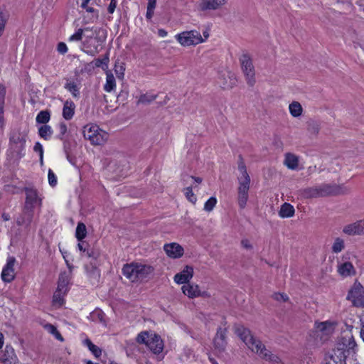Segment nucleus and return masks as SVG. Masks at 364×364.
<instances>
[{
    "mask_svg": "<svg viewBox=\"0 0 364 364\" xmlns=\"http://www.w3.org/2000/svg\"><path fill=\"white\" fill-rule=\"evenodd\" d=\"M228 0H202L199 5L200 11L215 10L224 5Z\"/></svg>",
    "mask_w": 364,
    "mask_h": 364,
    "instance_id": "aec40b11",
    "label": "nucleus"
},
{
    "mask_svg": "<svg viewBox=\"0 0 364 364\" xmlns=\"http://www.w3.org/2000/svg\"><path fill=\"white\" fill-rule=\"evenodd\" d=\"M50 119V113L48 110H42L36 116V120L38 124H46Z\"/></svg>",
    "mask_w": 364,
    "mask_h": 364,
    "instance_id": "2f4dec72",
    "label": "nucleus"
},
{
    "mask_svg": "<svg viewBox=\"0 0 364 364\" xmlns=\"http://www.w3.org/2000/svg\"><path fill=\"white\" fill-rule=\"evenodd\" d=\"M343 234L347 236H364V218L345 225L342 228Z\"/></svg>",
    "mask_w": 364,
    "mask_h": 364,
    "instance_id": "f8f14e48",
    "label": "nucleus"
},
{
    "mask_svg": "<svg viewBox=\"0 0 364 364\" xmlns=\"http://www.w3.org/2000/svg\"><path fill=\"white\" fill-rule=\"evenodd\" d=\"M26 141V135L20 132H13L9 139L10 149L14 156L21 158Z\"/></svg>",
    "mask_w": 364,
    "mask_h": 364,
    "instance_id": "9d476101",
    "label": "nucleus"
},
{
    "mask_svg": "<svg viewBox=\"0 0 364 364\" xmlns=\"http://www.w3.org/2000/svg\"><path fill=\"white\" fill-rule=\"evenodd\" d=\"M115 78L112 73H107L106 83L104 86V89L107 92H111L115 87Z\"/></svg>",
    "mask_w": 364,
    "mask_h": 364,
    "instance_id": "f704fd0d",
    "label": "nucleus"
},
{
    "mask_svg": "<svg viewBox=\"0 0 364 364\" xmlns=\"http://www.w3.org/2000/svg\"><path fill=\"white\" fill-rule=\"evenodd\" d=\"M146 346L152 351L154 354L160 353L164 348L163 341L159 336L156 334L151 335L149 340L147 342Z\"/></svg>",
    "mask_w": 364,
    "mask_h": 364,
    "instance_id": "dca6fc26",
    "label": "nucleus"
},
{
    "mask_svg": "<svg viewBox=\"0 0 364 364\" xmlns=\"http://www.w3.org/2000/svg\"><path fill=\"white\" fill-rule=\"evenodd\" d=\"M26 193V201L23 216L18 218L16 220L18 225L28 226L32 222L33 215V208L36 206L41 205V198L38 196V193L33 188L26 187L24 189Z\"/></svg>",
    "mask_w": 364,
    "mask_h": 364,
    "instance_id": "f03ea898",
    "label": "nucleus"
},
{
    "mask_svg": "<svg viewBox=\"0 0 364 364\" xmlns=\"http://www.w3.org/2000/svg\"><path fill=\"white\" fill-rule=\"evenodd\" d=\"M6 95V88L4 85L0 84V103L4 104V99Z\"/></svg>",
    "mask_w": 364,
    "mask_h": 364,
    "instance_id": "13d9d810",
    "label": "nucleus"
},
{
    "mask_svg": "<svg viewBox=\"0 0 364 364\" xmlns=\"http://www.w3.org/2000/svg\"><path fill=\"white\" fill-rule=\"evenodd\" d=\"M70 281V277L68 274L65 272L60 274L58 282V287L57 289L59 291L66 292L68 290V284Z\"/></svg>",
    "mask_w": 364,
    "mask_h": 364,
    "instance_id": "393cba45",
    "label": "nucleus"
},
{
    "mask_svg": "<svg viewBox=\"0 0 364 364\" xmlns=\"http://www.w3.org/2000/svg\"><path fill=\"white\" fill-rule=\"evenodd\" d=\"M90 1V0H82V2L81 4V7L83 9H87V5L88 4Z\"/></svg>",
    "mask_w": 364,
    "mask_h": 364,
    "instance_id": "774afa93",
    "label": "nucleus"
},
{
    "mask_svg": "<svg viewBox=\"0 0 364 364\" xmlns=\"http://www.w3.org/2000/svg\"><path fill=\"white\" fill-rule=\"evenodd\" d=\"M150 271V267L137 264H127L122 268L123 274L132 282L144 279Z\"/></svg>",
    "mask_w": 364,
    "mask_h": 364,
    "instance_id": "423d86ee",
    "label": "nucleus"
},
{
    "mask_svg": "<svg viewBox=\"0 0 364 364\" xmlns=\"http://www.w3.org/2000/svg\"><path fill=\"white\" fill-rule=\"evenodd\" d=\"M33 149L35 151L39 153L40 161H41V164H43V150L42 145L39 142H36L33 147Z\"/></svg>",
    "mask_w": 364,
    "mask_h": 364,
    "instance_id": "09e8293b",
    "label": "nucleus"
},
{
    "mask_svg": "<svg viewBox=\"0 0 364 364\" xmlns=\"http://www.w3.org/2000/svg\"><path fill=\"white\" fill-rule=\"evenodd\" d=\"M176 40L183 46L198 45L205 41L200 32L196 30L183 31L176 36Z\"/></svg>",
    "mask_w": 364,
    "mask_h": 364,
    "instance_id": "1a4fd4ad",
    "label": "nucleus"
},
{
    "mask_svg": "<svg viewBox=\"0 0 364 364\" xmlns=\"http://www.w3.org/2000/svg\"><path fill=\"white\" fill-rule=\"evenodd\" d=\"M108 54H106L102 59L97 58L94 60L95 66L97 68H102V69H107L109 63Z\"/></svg>",
    "mask_w": 364,
    "mask_h": 364,
    "instance_id": "4c0bfd02",
    "label": "nucleus"
},
{
    "mask_svg": "<svg viewBox=\"0 0 364 364\" xmlns=\"http://www.w3.org/2000/svg\"><path fill=\"white\" fill-rule=\"evenodd\" d=\"M60 134L58 136L59 139L63 140V136L67 132V126L64 122H61L59 125Z\"/></svg>",
    "mask_w": 364,
    "mask_h": 364,
    "instance_id": "864d4df0",
    "label": "nucleus"
},
{
    "mask_svg": "<svg viewBox=\"0 0 364 364\" xmlns=\"http://www.w3.org/2000/svg\"><path fill=\"white\" fill-rule=\"evenodd\" d=\"M87 235L86 226L82 223H79L76 228L75 237L79 241H82Z\"/></svg>",
    "mask_w": 364,
    "mask_h": 364,
    "instance_id": "72a5a7b5",
    "label": "nucleus"
},
{
    "mask_svg": "<svg viewBox=\"0 0 364 364\" xmlns=\"http://www.w3.org/2000/svg\"><path fill=\"white\" fill-rule=\"evenodd\" d=\"M240 63L247 85L252 87L256 80L255 68L250 55L247 53H243L240 58Z\"/></svg>",
    "mask_w": 364,
    "mask_h": 364,
    "instance_id": "6e6552de",
    "label": "nucleus"
},
{
    "mask_svg": "<svg viewBox=\"0 0 364 364\" xmlns=\"http://www.w3.org/2000/svg\"><path fill=\"white\" fill-rule=\"evenodd\" d=\"M53 134V130L50 126L44 124L39 127L38 134L45 140H48Z\"/></svg>",
    "mask_w": 364,
    "mask_h": 364,
    "instance_id": "7c9ffc66",
    "label": "nucleus"
},
{
    "mask_svg": "<svg viewBox=\"0 0 364 364\" xmlns=\"http://www.w3.org/2000/svg\"><path fill=\"white\" fill-rule=\"evenodd\" d=\"M235 332L252 352L256 353L262 359L272 364H284L281 359L266 348L262 341L255 338L251 331L242 325L236 326Z\"/></svg>",
    "mask_w": 364,
    "mask_h": 364,
    "instance_id": "f257e3e1",
    "label": "nucleus"
},
{
    "mask_svg": "<svg viewBox=\"0 0 364 364\" xmlns=\"http://www.w3.org/2000/svg\"><path fill=\"white\" fill-rule=\"evenodd\" d=\"M80 242L78 243L77 246L80 251L85 252L87 250V246L88 245L85 241H80Z\"/></svg>",
    "mask_w": 364,
    "mask_h": 364,
    "instance_id": "bf43d9fd",
    "label": "nucleus"
},
{
    "mask_svg": "<svg viewBox=\"0 0 364 364\" xmlns=\"http://www.w3.org/2000/svg\"><path fill=\"white\" fill-rule=\"evenodd\" d=\"M227 328L218 327L217 329L216 335L213 339V344L215 348L219 352L225 350L227 341H226Z\"/></svg>",
    "mask_w": 364,
    "mask_h": 364,
    "instance_id": "2eb2a0df",
    "label": "nucleus"
},
{
    "mask_svg": "<svg viewBox=\"0 0 364 364\" xmlns=\"http://www.w3.org/2000/svg\"><path fill=\"white\" fill-rule=\"evenodd\" d=\"M65 294L66 292L59 291L58 289H56L53 296V304L57 305L58 306H61L64 303L63 296Z\"/></svg>",
    "mask_w": 364,
    "mask_h": 364,
    "instance_id": "e433bc0d",
    "label": "nucleus"
},
{
    "mask_svg": "<svg viewBox=\"0 0 364 364\" xmlns=\"http://www.w3.org/2000/svg\"><path fill=\"white\" fill-rule=\"evenodd\" d=\"M317 336L322 338L323 336H328L334 331V324L331 321L321 322L316 324Z\"/></svg>",
    "mask_w": 364,
    "mask_h": 364,
    "instance_id": "6ab92c4d",
    "label": "nucleus"
},
{
    "mask_svg": "<svg viewBox=\"0 0 364 364\" xmlns=\"http://www.w3.org/2000/svg\"><path fill=\"white\" fill-rule=\"evenodd\" d=\"M347 299L350 301L353 305L358 308H363L364 305V287L360 283L355 282L348 291Z\"/></svg>",
    "mask_w": 364,
    "mask_h": 364,
    "instance_id": "9b49d317",
    "label": "nucleus"
},
{
    "mask_svg": "<svg viewBox=\"0 0 364 364\" xmlns=\"http://www.w3.org/2000/svg\"><path fill=\"white\" fill-rule=\"evenodd\" d=\"M83 136L90 141L93 145H102L107 141L109 137L107 132L100 129L96 125L85 126L83 130Z\"/></svg>",
    "mask_w": 364,
    "mask_h": 364,
    "instance_id": "0eeeda50",
    "label": "nucleus"
},
{
    "mask_svg": "<svg viewBox=\"0 0 364 364\" xmlns=\"http://www.w3.org/2000/svg\"><path fill=\"white\" fill-rule=\"evenodd\" d=\"M86 31H90L89 28H79L73 35H72L69 41H80L82 38L83 33Z\"/></svg>",
    "mask_w": 364,
    "mask_h": 364,
    "instance_id": "58836bf2",
    "label": "nucleus"
},
{
    "mask_svg": "<svg viewBox=\"0 0 364 364\" xmlns=\"http://www.w3.org/2000/svg\"><path fill=\"white\" fill-rule=\"evenodd\" d=\"M344 240L340 237H337L334 239L333 243L331 247V251L333 253L338 254L345 249Z\"/></svg>",
    "mask_w": 364,
    "mask_h": 364,
    "instance_id": "c756f323",
    "label": "nucleus"
},
{
    "mask_svg": "<svg viewBox=\"0 0 364 364\" xmlns=\"http://www.w3.org/2000/svg\"><path fill=\"white\" fill-rule=\"evenodd\" d=\"M150 337L151 336L149 335L147 331H142L138 334L136 341L139 343L145 344L146 346Z\"/></svg>",
    "mask_w": 364,
    "mask_h": 364,
    "instance_id": "37998d69",
    "label": "nucleus"
},
{
    "mask_svg": "<svg viewBox=\"0 0 364 364\" xmlns=\"http://www.w3.org/2000/svg\"><path fill=\"white\" fill-rule=\"evenodd\" d=\"M192 179L194 180L195 182H196L197 183L200 184L202 183L203 181V179L202 178L200 177H195V176H190Z\"/></svg>",
    "mask_w": 364,
    "mask_h": 364,
    "instance_id": "338daca9",
    "label": "nucleus"
},
{
    "mask_svg": "<svg viewBox=\"0 0 364 364\" xmlns=\"http://www.w3.org/2000/svg\"><path fill=\"white\" fill-rule=\"evenodd\" d=\"M117 6V2L115 1H110V4L108 6L107 11L109 14H113L115 8Z\"/></svg>",
    "mask_w": 364,
    "mask_h": 364,
    "instance_id": "680f3d73",
    "label": "nucleus"
},
{
    "mask_svg": "<svg viewBox=\"0 0 364 364\" xmlns=\"http://www.w3.org/2000/svg\"><path fill=\"white\" fill-rule=\"evenodd\" d=\"M92 41V35L87 36L86 39L82 43V45L84 47L83 51L92 56H94L99 52V46L93 44Z\"/></svg>",
    "mask_w": 364,
    "mask_h": 364,
    "instance_id": "4be33fe9",
    "label": "nucleus"
},
{
    "mask_svg": "<svg viewBox=\"0 0 364 364\" xmlns=\"http://www.w3.org/2000/svg\"><path fill=\"white\" fill-rule=\"evenodd\" d=\"M337 270L338 274L343 277H349L355 274V269L350 262L339 263L337 266Z\"/></svg>",
    "mask_w": 364,
    "mask_h": 364,
    "instance_id": "412c9836",
    "label": "nucleus"
},
{
    "mask_svg": "<svg viewBox=\"0 0 364 364\" xmlns=\"http://www.w3.org/2000/svg\"><path fill=\"white\" fill-rule=\"evenodd\" d=\"M272 297L274 300H277V301H288L289 299V297L287 296V294H280V293H274L273 295H272Z\"/></svg>",
    "mask_w": 364,
    "mask_h": 364,
    "instance_id": "8fccbe9b",
    "label": "nucleus"
},
{
    "mask_svg": "<svg viewBox=\"0 0 364 364\" xmlns=\"http://www.w3.org/2000/svg\"><path fill=\"white\" fill-rule=\"evenodd\" d=\"M44 328L50 333L54 336L58 331L55 326L50 323H47L44 326Z\"/></svg>",
    "mask_w": 364,
    "mask_h": 364,
    "instance_id": "603ef678",
    "label": "nucleus"
},
{
    "mask_svg": "<svg viewBox=\"0 0 364 364\" xmlns=\"http://www.w3.org/2000/svg\"><path fill=\"white\" fill-rule=\"evenodd\" d=\"M54 336H55V338L57 340H58V341H61V342L64 341L63 337L62 336V335L60 333V332H59V331H58L56 333H55V334H54Z\"/></svg>",
    "mask_w": 364,
    "mask_h": 364,
    "instance_id": "69168bd1",
    "label": "nucleus"
},
{
    "mask_svg": "<svg viewBox=\"0 0 364 364\" xmlns=\"http://www.w3.org/2000/svg\"><path fill=\"white\" fill-rule=\"evenodd\" d=\"M241 245L243 248L249 250H252L253 247L250 242L247 239H243L241 240Z\"/></svg>",
    "mask_w": 364,
    "mask_h": 364,
    "instance_id": "6e6d98bb",
    "label": "nucleus"
},
{
    "mask_svg": "<svg viewBox=\"0 0 364 364\" xmlns=\"http://www.w3.org/2000/svg\"><path fill=\"white\" fill-rule=\"evenodd\" d=\"M85 252H86V255L88 257H92V258L96 259L98 257V253L95 252L93 250L87 249V250Z\"/></svg>",
    "mask_w": 364,
    "mask_h": 364,
    "instance_id": "052dcab7",
    "label": "nucleus"
},
{
    "mask_svg": "<svg viewBox=\"0 0 364 364\" xmlns=\"http://www.w3.org/2000/svg\"><path fill=\"white\" fill-rule=\"evenodd\" d=\"M185 196L190 202L196 203L197 198L193 193V188L191 186L185 188Z\"/></svg>",
    "mask_w": 364,
    "mask_h": 364,
    "instance_id": "c03bdc74",
    "label": "nucleus"
},
{
    "mask_svg": "<svg viewBox=\"0 0 364 364\" xmlns=\"http://www.w3.org/2000/svg\"><path fill=\"white\" fill-rule=\"evenodd\" d=\"M124 70H125V68L122 65H119L116 64L114 66V70H115L116 75H117V77L119 78L123 77Z\"/></svg>",
    "mask_w": 364,
    "mask_h": 364,
    "instance_id": "3c124183",
    "label": "nucleus"
},
{
    "mask_svg": "<svg viewBox=\"0 0 364 364\" xmlns=\"http://www.w3.org/2000/svg\"><path fill=\"white\" fill-rule=\"evenodd\" d=\"M193 268L191 266H186L182 272L174 276V281L177 284H186L193 277Z\"/></svg>",
    "mask_w": 364,
    "mask_h": 364,
    "instance_id": "a211bd4d",
    "label": "nucleus"
},
{
    "mask_svg": "<svg viewBox=\"0 0 364 364\" xmlns=\"http://www.w3.org/2000/svg\"><path fill=\"white\" fill-rule=\"evenodd\" d=\"M295 210L293 205L288 203H284L279 211V215L281 218H291L294 215Z\"/></svg>",
    "mask_w": 364,
    "mask_h": 364,
    "instance_id": "cd10ccee",
    "label": "nucleus"
},
{
    "mask_svg": "<svg viewBox=\"0 0 364 364\" xmlns=\"http://www.w3.org/2000/svg\"><path fill=\"white\" fill-rule=\"evenodd\" d=\"M65 88L70 91L75 97L79 96L80 92L77 85L75 82H67Z\"/></svg>",
    "mask_w": 364,
    "mask_h": 364,
    "instance_id": "79ce46f5",
    "label": "nucleus"
},
{
    "mask_svg": "<svg viewBox=\"0 0 364 364\" xmlns=\"http://www.w3.org/2000/svg\"><path fill=\"white\" fill-rule=\"evenodd\" d=\"M307 130L310 134L317 135L320 131V124L315 120L310 119L307 122Z\"/></svg>",
    "mask_w": 364,
    "mask_h": 364,
    "instance_id": "473e14b6",
    "label": "nucleus"
},
{
    "mask_svg": "<svg viewBox=\"0 0 364 364\" xmlns=\"http://www.w3.org/2000/svg\"><path fill=\"white\" fill-rule=\"evenodd\" d=\"M217 200L215 197L210 198L204 205V210L208 212L211 211L215 206Z\"/></svg>",
    "mask_w": 364,
    "mask_h": 364,
    "instance_id": "a18cd8bd",
    "label": "nucleus"
},
{
    "mask_svg": "<svg viewBox=\"0 0 364 364\" xmlns=\"http://www.w3.org/2000/svg\"><path fill=\"white\" fill-rule=\"evenodd\" d=\"M75 105L73 102L67 100L64 103L63 116L66 120L71 119L75 113Z\"/></svg>",
    "mask_w": 364,
    "mask_h": 364,
    "instance_id": "bb28decb",
    "label": "nucleus"
},
{
    "mask_svg": "<svg viewBox=\"0 0 364 364\" xmlns=\"http://www.w3.org/2000/svg\"><path fill=\"white\" fill-rule=\"evenodd\" d=\"M155 99L156 95H148L146 94L141 95L137 101V105H147L153 102Z\"/></svg>",
    "mask_w": 364,
    "mask_h": 364,
    "instance_id": "a19ab883",
    "label": "nucleus"
},
{
    "mask_svg": "<svg viewBox=\"0 0 364 364\" xmlns=\"http://www.w3.org/2000/svg\"><path fill=\"white\" fill-rule=\"evenodd\" d=\"M84 342L88 347L89 350L94 354L96 358H99L101 355L102 350L93 344L90 339L87 338Z\"/></svg>",
    "mask_w": 364,
    "mask_h": 364,
    "instance_id": "c9c22d12",
    "label": "nucleus"
},
{
    "mask_svg": "<svg viewBox=\"0 0 364 364\" xmlns=\"http://www.w3.org/2000/svg\"><path fill=\"white\" fill-rule=\"evenodd\" d=\"M289 112L294 117H299L302 114L303 108L301 105L297 101H293L289 105Z\"/></svg>",
    "mask_w": 364,
    "mask_h": 364,
    "instance_id": "c85d7f7f",
    "label": "nucleus"
},
{
    "mask_svg": "<svg viewBox=\"0 0 364 364\" xmlns=\"http://www.w3.org/2000/svg\"><path fill=\"white\" fill-rule=\"evenodd\" d=\"M166 255L171 258H179L183 255V248L177 243L166 244L164 247Z\"/></svg>",
    "mask_w": 364,
    "mask_h": 364,
    "instance_id": "f3484780",
    "label": "nucleus"
},
{
    "mask_svg": "<svg viewBox=\"0 0 364 364\" xmlns=\"http://www.w3.org/2000/svg\"><path fill=\"white\" fill-rule=\"evenodd\" d=\"M16 259L14 257H9L6 264L1 272V279L5 282H11L15 278L14 265Z\"/></svg>",
    "mask_w": 364,
    "mask_h": 364,
    "instance_id": "4468645a",
    "label": "nucleus"
},
{
    "mask_svg": "<svg viewBox=\"0 0 364 364\" xmlns=\"http://www.w3.org/2000/svg\"><path fill=\"white\" fill-rule=\"evenodd\" d=\"M158 34L161 37H165L167 35V32L164 29H159Z\"/></svg>",
    "mask_w": 364,
    "mask_h": 364,
    "instance_id": "0e129e2a",
    "label": "nucleus"
},
{
    "mask_svg": "<svg viewBox=\"0 0 364 364\" xmlns=\"http://www.w3.org/2000/svg\"><path fill=\"white\" fill-rule=\"evenodd\" d=\"M0 364H19L14 348L6 345L0 355Z\"/></svg>",
    "mask_w": 364,
    "mask_h": 364,
    "instance_id": "ddd939ff",
    "label": "nucleus"
},
{
    "mask_svg": "<svg viewBox=\"0 0 364 364\" xmlns=\"http://www.w3.org/2000/svg\"><path fill=\"white\" fill-rule=\"evenodd\" d=\"M304 199L337 196L341 193V188L336 184L323 183L319 186L307 187L299 191Z\"/></svg>",
    "mask_w": 364,
    "mask_h": 364,
    "instance_id": "20e7f679",
    "label": "nucleus"
},
{
    "mask_svg": "<svg viewBox=\"0 0 364 364\" xmlns=\"http://www.w3.org/2000/svg\"><path fill=\"white\" fill-rule=\"evenodd\" d=\"M156 5V0H148L147 4V11L146 14V17L147 19L150 20L154 16V10Z\"/></svg>",
    "mask_w": 364,
    "mask_h": 364,
    "instance_id": "ea45409f",
    "label": "nucleus"
},
{
    "mask_svg": "<svg viewBox=\"0 0 364 364\" xmlns=\"http://www.w3.org/2000/svg\"><path fill=\"white\" fill-rule=\"evenodd\" d=\"M228 77L230 79V82H225L223 84L224 88H231L235 84V75L233 73L228 72Z\"/></svg>",
    "mask_w": 364,
    "mask_h": 364,
    "instance_id": "49530a36",
    "label": "nucleus"
},
{
    "mask_svg": "<svg viewBox=\"0 0 364 364\" xmlns=\"http://www.w3.org/2000/svg\"><path fill=\"white\" fill-rule=\"evenodd\" d=\"M284 164L288 168L295 170L299 165V158L294 154L287 153Z\"/></svg>",
    "mask_w": 364,
    "mask_h": 364,
    "instance_id": "a878e982",
    "label": "nucleus"
},
{
    "mask_svg": "<svg viewBox=\"0 0 364 364\" xmlns=\"http://www.w3.org/2000/svg\"><path fill=\"white\" fill-rule=\"evenodd\" d=\"M6 24V19L4 18V14L3 11H0V36H1L2 32L4 30Z\"/></svg>",
    "mask_w": 364,
    "mask_h": 364,
    "instance_id": "5fc2aeb1",
    "label": "nucleus"
},
{
    "mask_svg": "<svg viewBox=\"0 0 364 364\" xmlns=\"http://www.w3.org/2000/svg\"><path fill=\"white\" fill-rule=\"evenodd\" d=\"M48 177L49 184L53 187L55 186L57 184V179H56V176H55V173H53V171L51 169H49V171H48Z\"/></svg>",
    "mask_w": 364,
    "mask_h": 364,
    "instance_id": "de8ad7c7",
    "label": "nucleus"
},
{
    "mask_svg": "<svg viewBox=\"0 0 364 364\" xmlns=\"http://www.w3.org/2000/svg\"><path fill=\"white\" fill-rule=\"evenodd\" d=\"M4 104L0 103V126L1 127L4 124Z\"/></svg>",
    "mask_w": 364,
    "mask_h": 364,
    "instance_id": "e2e57ef3",
    "label": "nucleus"
},
{
    "mask_svg": "<svg viewBox=\"0 0 364 364\" xmlns=\"http://www.w3.org/2000/svg\"><path fill=\"white\" fill-rule=\"evenodd\" d=\"M182 291L183 293L189 298L200 296V291L198 285H193L188 283L182 287Z\"/></svg>",
    "mask_w": 364,
    "mask_h": 364,
    "instance_id": "b1692460",
    "label": "nucleus"
},
{
    "mask_svg": "<svg viewBox=\"0 0 364 364\" xmlns=\"http://www.w3.org/2000/svg\"><path fill=\"white\" fill-rule=\"evenodd\" d=\"M237 168L240 176L237 177L239 186L237 188V201L240 208H245L248 200V191L250 186V177L247 171V167L242 155H239Z\"/></svg>",
    "mask_w": 364,
    "mask_h": 364,
    "instance_id": "7ed1b4c3",
    "label": "nucleus"
},
{
    "mask_svg": "<svg viewBox=\"0 0 364 364\" xmlns=\"http://www.w3.org/2000/svg\"><path fill=\"white\" fill-rule=\"evenodd\" d=\"M346 358L341 353H337L333 349L332 353L325 357V364H345Z\"/></svg>",
    "mask_w": 364,
    "mask_h": 364,
    "instance_id": "5701e85b",
    "label": "nucleus"
},
{
    "mask_svg": "<svg viewBox=\"0 0 364 364\" xmlns=\"http://www.w3.org/2000/svg\"><path fill=\"white\" fill-rule=\"evenodd\" d=\"M334 350L338 353H341L346 359L349 356H353L357 351V344L353 335L347 333L339 337Z\"/></svg>",
    "mask_w": 364,
    "mask_h": 364,
    "instance_id": "39448f33",
    "label": "nucleus"
},
{
    "mask_svg": "<svg viewBox=\"0 0 364 364\" xmlns=\"http://www.w3.org/2000/svg\"><path fill=\"white\" fill-rule=\"evenodd\" d=\"M57 50L60 53L64 54L68 51V48L65 43L60 42L58 44Z\"/></svg>",
    "mask_w": 364,
    "mask_h": 364,
    "instance_id": "4d7b16f0",
    "label": "nucleus"
}]
</instances>
